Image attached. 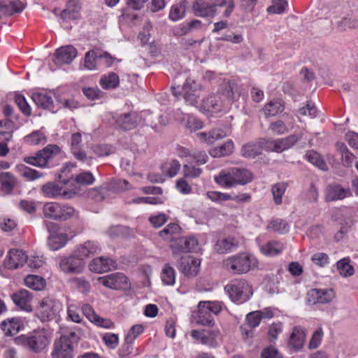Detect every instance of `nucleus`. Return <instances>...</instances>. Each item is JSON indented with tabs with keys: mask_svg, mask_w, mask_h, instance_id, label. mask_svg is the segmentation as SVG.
I'll return each mask as SVG.
<instances>
[{
	"mask_svg": "<svg viewBox=\"0 0 358 358\" xmlns=\"http://www.w3.org/2000/svg\"><path fill=\"white\" fill-rule=\"evenodd\" d=\"M225 266L231 273L242 275L257 268L259 262L252 254L242 252L228 257Z\"/></svg>",
	"mask_w": 358,
	"mask_h": 358,
	"instance_id": "obj_1",
	"label": "nucleus"
},
{
	"mask_svg": "<svg viewBox=\"0 0 358 358\" xmlns=\"http://www.w3.org/2000/svg\"><path fill=\"white\" fill-rule=\"evenodd\" d=\"M43 212L45 217L60 221L77 218L79 213L73 206L57 202L46 203L43 206Z\"/></svg>",
	"mask_w": 358,
	"mask_h": 358,
	"instance_id": "obj_2",
	"label": "nucleus"
},
{
	"mask_svg": "<svg viewBox=\"0 0 358 358\" xmlns=\"http://www.w3.org/2000/svg\"><path fill=\"white\" fill-rule=\"evenodd\" d=\"M171 90L177 99L182 97L187 103L197 106L199 99V92L201 91L203 87L195 80L187 78L182 87H172Z\"/></svg>",
	"mask_w": 358,
	"mask_h": 358,
	"instance_id": "obj_3",
	"label": "nucleus"
},
{
	"mask_svg": "<svg viewBox=\"0 0 358 358\" xmlns=\"http://www.w3.org/2000/svg\"><path fill=\"white\" fill-rule=\"evenodd\" d=\"M230 299L242 303L248 301L253 294L252 287L243 279L234 280L225 287Z\"/></svg>",
	"mask_w": 358,
	"mask_h": 358,
	"instance_id": "obj_4",
	"label": "nucleus"
},
{
	"mask_svg": "<svg viewBox=\"0 0 358 358\" xmlns=\"http://www.w3.org/2000/svg\"><path fill=\"white\" fill-rule=\"evenodd\" d=\"M15 343L23 345L34 352H40L44 350L50 343V339L43 330L34 331L31 334L22 335L15 338Z\"/></svg>",
	"mask_w": 358,
	"mask_h": 358,
	"instance_id": "obj_5",
	"label": "nucleus"
},
{
	"mask_svg": "<svg viewBox=\"0 0 358 358\" xmlns=\"http://www.w3.org/2000/svg\"><path fill=\"white\" fill-rule=\"evenodd\" d=\"M151 114L143 112L138 113L137 112H131L129 113H124L120 115L116 120L117 124L124 130H131L136 128L140 124L143 118L146 122V124H149L152 127H157V124L152 122H150Z\"/></svg>",
	"mask_w": 358,
	"mask_h": 358,
	"instance_id": "obj_6",
	"label": "nucleus"
},
{
	"mask_svg": "<svg viewBox=\"0 0 358 358\" xmlns=\"http://www.w3.org/2000/svg\"><path fill=\"white\" fill-rule=\"evenodd\" d=\"M60 148L55 144H50L39 151L35 156L26 157L24 162L38 167H44L48 161L60 152Z\"/></svg>",
	"mask_w": 358,
	"mask_h": 358,
	"instance_id": "obj_7",
	"label": "nucleus"
},
{
	"mask_svg": "<svg viewBox=\"0 0 358 358\" xmlns=\"http://www.w3.org/2000/svg\"><path fill=\"white\" fill-rule=\"evenodd\" d=\"M253 176L245 169L233 167L225 173V187L236 185H245L252 181Z\"/></svg>",
	"mask_w": 358,
	"mask_h": 358,
	"instance_id": "obj_8",
	"label": "nucleus"
},
{
	"mask_svg": "<svg viewBox=\"0 0 358 358\" xmlns=\"http://www.w3.org/2000/svg\"><path fill=\"white\" fill-rule=\"evenodd\" d=\"M199 110L207 116H213L220 113L223 108L222 94L221 93L210 94L203 99L199 106Z\"/></svg>",
	"mask_w": 358,
	"mask_h": 358,
	"instance_id": "obj_9",
	"label": "nucleus"
},
{
	"mask_svg": "<svg viewBox=\"0 0 358 358\" xmlns=\"http://www.w3.org/2000/svg\"><path fill=\"white\" fill-rule=\"evenodd\" d=\"M97 280L104 287L113 289H125L129 287L127 277L122 273H115L99 277Z\"/></svg>",
	"mask_w": 358,
	"mask_h": 358,
	"instance_id": "obj_10",
	"label": "nucleus"
},
{
	"mask_svg": "<svg viewBox=\"0 0 358 358\" xmlns=\"http://www.w3.org/2000/svg\"><path fill=\"white\" fill-rule=\"evenodd\" d=\"M46 228L50 233L48 239V245L50 250H57L64 247L68 241V235L58 230V226L52 222L46 224Z\"/></svg>",
	"mask_w": 358,
	"mask_h": 358,
	"instance_id": "obj_11",
	"label": "nucleus"
},
{
	"mask_svg": "<svg viewBox=\"0 0 358 358\" xmlns=\"http://www.w3.org/2000/svg\"><path fill=\"white\" fill-rule=\"evenodd\" d=\"M59 310V303L50 297L43 298L40 302L38 314L43 321L51 320L55 318Z\"/></svg>",
	"mask_w": 358,
	"mask_h": 358,
	"instance_id": "obj_12",
	"label": "nucleus"
},
{
	"mask_svg": "<svg viewBox=\"0 0 358 358\" xmlns=\"http://www.w3.org/2000/svg\"><path fill=\"white\" fill-rule=\"evenodd\" d=\"M52 356L53 358H73V348L68 336H62L55 341Z\"/></svg>",
	"mask_w": 358,
	"mask_h": 358,
	"instance_id": "obj_13",
	"label": "nucleus"
},
{
	"mask_svg": "<svg viewBox=\"0 0 358 358\" xmlns=\"http://www.w3.org/2000/svg\"><path fill=\"white\" fill-rule=\"evenodd\" d=\"M301 136L302 134L299 136L292 134L286 138H279L274 141H266V149L277 152H282V151L294 145Z\"/></svg>",
	"mask_w": 358,
	"mask_h": 358,
	"instance_id": "obj_14",
	"label": "nucleus"
},
{
	"mask_svg": "<svg viewBox=\"0 0 358 358\" xmlns=\"http://www.w3.org/2000/svg\"><path fill=\"white\" fill-rule=\"evenodd\" d=\"M85 263L79 257L75 255L73 251L72 255L64 257L61 259L59 266L64 273H80L85 268Z\"/></svg>",
	"mask_w": 358,
	"mask_h": 358,
	"instance_id": "obj_15",
	"label": "nucleus"
},
{
	"mask_svg": "<svg viewBox=\"0 0 358 358\" xmlns=\"http://www.w3.org/2000/svg\"><path fill=\"white\" fill-rule=\"evenodd\" d=\"M201 261L192 256L186 255L181 257L178 263L179 270L186 276H196L200 268Z\"/></svg>",
	"mask_w": 358,
	"mask_h": 358,
	"instance_id": "obj_16",
	"label": "nucleus"
},
{
	"mask_svg": "<svg viewBox=\"0 0 358 358\" xmlns=\"http://www.w3.org/2000/svg\"><path fill=\"white\" fill-rule=\"evenodd\" d=\"M27 261V255L20 249H11L4 259L3 264L8 269H17L22 267Z\"/></svg>",
	"mask_w": 358,
	"mask_h": 358,
	"instance_id": "obj_17",
	"label": "nucleus"
},
{
	"mask_svg": "<svg viewBox=\"0 0 358 358\" xmlns=\"http://www.w3.org/2000/svg\"><path fill=\"white\" fill-rule=\"evenodd\" d=\"M77 56V50L72 45L62 46L56 50L53 61L57 65L70 64Z\"/></svg>",
	"mask_w": 358,
	"mask_h": 358,
	"instance_id": "obj_18",
	"label": "nucleus"
},
{
	"mask_svg": "<svg viewBox=\"0 0 358 358\" xmlns=\"http://www.w3.org/2000/svg\"><path fill=\"white\" fill-rule=\"evenodd\" d=\"M11 299L16 306L21 310L27 312L32 311L31 302L33 299V296L28 290H18L12 294Z\"/></svg>",
	"mask_w": 358,
	"mask_h": 358,
	"instance_id": "obj_19",
	"label": "nucleus"
},
{
	"mask_svg": "<svg viewBox=\"0 0 358 358\" xmlns=\"http://www.w3.org/2000/svg\"><path fill=\"white\" fill-rule=\"evenodd\" d=\"M90 270L95 273H104L116 268L115 262L110 258L99 257L92 259L89 264Z\"/></svg>",
	"mask_w": 358,
	"mask_h": 358,
	"instance_id": "obj_20",
	"label": "nucleus"
},
{
	"mask_svg": "<svg viewBox=\"0 0 358 358\" xmlns=\"http://www.w3.org/2000/svg\"><path fill=\"white\" fill-rule=\"evenodd\" d=\"M351 195L350 189L338 184L329 185L325 190V200L328 202L342 200Z\"/></svg>",
	"mask_w": 358,
	"mask_h": 358,
	"instance_id": "obj_21",
	"label": "nucleus"
},
{
	"mask_svg": "<svg viewBox=\"0 0 358 358\" xmlns=\"http://www.w3.org/2000/svg\"><path fill=\"white\" fill-rule=\"evenodd\" d=\"M101 248L99 244L94 241H87L83 244L79 245L74 250L75 255L81 258L83 261L89 257L90 255L99 252Z\"/></svg>",
	"mask_w": 358,
	"mask_h": 358,
	"instance_id": "obj_22",
	"label": "nucleus"
},
{
	"mask_svg": "<svg viewBox=\"0 0 358 358\" xmlns=\"http://www.w3.org/2000/svg\"><path fill=\"white\" fill-rule=\"evenodd\" d=\"M194 317L198 324L207 327H211L214 324L213 318L203 301L199 303L198 310Z\"/></svg>",
	"mask_w": 358,
	"mask_h": 358,
	"instance_id": "obj_23",
	"label": "nucleus"
},
{
	"mask_svg": "<svg viewBox=\"0 0 358 358\" xmlns=\"http://www.w3.org/2000/svg\"><path fill=\"white\" fill-rule=\"evenodd\" d=\"M266 140L246 143L242 147L241 154L247 158H255L262 152L263 148L266 149Z\"/></svg>",
	"mask_w": 358,
	"mask_h": 358,
	"instance_id": "obj_24",
	"label": "nucleus"
},
{
	"mask_svg": "<svg viewBox=\"0 0 358 358\" xmlns=\"http://www.w3.org/2000/svg\"><path fill=\"white\" fill-rule=\"evenodd\" d=\"M193 10L198 16H212L215 13L216 6L203 0H196L193 4Z\"/></svg>",
	"mask_w": 358,
	"mask_h": 358,
	"instance_id": "obj_25",
	"label": "nucleus"
},
{
	"mask_svg": "<svg viewBox=\"0 0 358 358\" xmlns=\"http://www.w3.org/2000/svg\"><path fill=\"white\" fill-rule=\"evenodd\" d=\"M31 98L38 107L49 110L53 107V100L50 92L44 91L35 92L33 93Z\"/></svg>",
	"mask_w": 358,
	"mask_h": 358,
	"instance_id": "obj_26",
	"label": "nucleus"
},
{
	"mask_svg": "<svg viewBox=\"0 0 358 358\" xmlns=\"http://www.w3.org/2000/svg\"><path fill=\"white\" fill-rule=\"evenodd\" d=\"M196 136L202 142L208 144H213L222 139L224 137V131L221 127H217L213 129L208 133L199 132Z\"/></svg>",
	"mask_w": 358,
	"mask_h": 358,
	"instance_id": "obj_27",
	"label": "nucleus"
},
{
	"mask_svg": "<svg viewBox=\"0 0 358 358\" xmlns=\"http://www.w3.org/2000/svg\"><path fill=\"white\" fill-rule=\"evenodd\" d=\"M305 332L299 327H295L289 338V344L294 349H301L305 341Z\"/></svg>",
	"mask_w": 358,
	"mask_h": 358,
	"instance_id": "obj_28",
	"label": "nucleus"
},
{
	"mask_svg": "<svg viewBox=\"0 0 358 358\" xmlns=\"http://www.w3.org/2000/svg\"><path fill=\"white\" fill-rule=\"evenodd\" d=\"M285 249V245L282 243L272 241L263 245L261 248V252L269 257H273L280 254Z\"/></svg>",
	"mask_w": 358,
	"mask_h": 358,
	"instance_id": "obj_29",
	"label": "nucleus"
},
{
	"mask_svg": "<svg viewBox=\"0 0 358 358\" xmlns=\"http://www.w3.org/2000/svg\"><path fill=\"white\" fill-rule=\"evenodd\" d=\"M23 3L20 1H0V10L6 15H12L22 11Z\"/></svg>",
	"mask_w": 358,
	"mask_h": 358,
	"instance_id": "obj_30",
	"label": "nucleus"
},
{
	"mask_svg": "<svg viewBox=\"0 0 358 358\" xmlns=\"http://www.w3.org/2000/svg\"><path fill=\"white\" fill-rule=\"evenodd\" d=\"M1 327L6 336H13L20 331V320L17 317H13L3 320L1 322Z\"/></svg>",
	"mask_w": 358,
	"mask_h": 358,
	"instance_id": "obj_31",
	"label": "nucleus"
},
{
	"mask_svg": "<svg viewBox=\"0 0 358 358\" xmlns=\"http://www.w3.org/2000/svg\"><path fill=\"white\" fill-rule=\"evenodd\" d=\"M336 148L341 155L342 164L347 167L351 166L355 159V156L348 149L343 143H336Z\"/></svg>",
	"mask_w": 358,
	"mask_h": 358,
	"instance_id": "obj_32",
	"label": "nucleus"
},
{
	"mask_svg": "<svg viewBox=\"0 0 358 358\" xmlns=\"http://www.w3.org/2000/svg\"><path fill=\"white\" fill-rule=\"evenodd\" d=\"M1 188L3 192L10 193L17 184L15 177L10 172L0 173Z\"/></svg>",
	"mask_w": 358,
	"mask_h": 358,
	"instance_id": "obj_33",
	"label": "nucleus"
},
{
	"mask_svg": "<svg viewBox=\"0 0 358 358\" xmlns=\"http://www.w3.org/2000/svg\"><path fill=\"white\" fill-rule=\"evenodd\" d=\"M43 196L48 198H56L60 195H66L65 191L62 192L60 186L52 182H48L43 185L41 187Z\"/></svg>",
	"mask_w": 358,
	"mask_h": 358,
	"instance_id": "obj_34",
	"label": "nucleus"
},
{
	"mask_svg": "<svg viewBox=\"0 0 358 358\" xmlns=\"http://www.w3.org/2000/svg\"><path fill=\"white\" fill-rule=\"evenodd\" d=\"M80 309V303L68 300L67 301V318L76 323H80L82 320V317L79 313Z\"/></svg>",
	"mask_w": 358,
	"mask_h": 358,
	"instance_id": "obj_35",
	"label": "nucleus"
},
{
	"mask_svg": "<svg viewBox=\"0 0 358 358\" xmlns=\"http://www.w3.org/2000/svg\"><path fill=\"white\" fill-rule=\"evenodd\" d=\"M119 76L113 72L103 75L99 80V85L104 90L114 89L119 85Z\"/></svg>",
	"mask_w": 358,
	"mask_h": 358,
	"instance_id": "obj_36",
	"label": "nucleus"
},
{
	"mask_svg": "<svg viewBox=\"0 0 358 358\" xmlns=\"http://www.w3.org/2000/svg\"><path fill=\"white\" fill-rule=\"evenodd\" d=\"M284 106L280 101L273 100L266 103L263 109L262 113L266 117L274 116L282 112Z\"/></svg>",
	"mask_w": 358,
	"mask_h": 358,
	"instance_id": "obj_37",
	"label": "nucleus"
},
{
	"mask_svg": "<svg viewBox=\"0 0 358 358\" xmlns=\"http://www.w3.org/2000/svg\"><path fill=\"white\" fill-rule=\"evenodd\" d=\"M24 284L34 290L40 291L45 288V280L41 276L29 275L24 278Z\"/></svg>",
	"mask_w": 358,
	"mask_h": 358,
	"instance_id": "obj_38",
	"label": "nucleus"
},
{
	"mask_svg": "<svg viewBox=\"0 0 358 358\" xmlns=\"http://www.w3.org/2000/svg\"><path fill=\"white\" fill-rule=\"evenodd\" d=\"M267 229L270 231L278 232L279 234H286L289 230V226L287 222L282 219H275L271 220L267 225Z\"/></svg>",
	"mask_w": 358,
	"mask_h": 358,
	"instance_id": "obj_39",
	"label": "nucleus"
},
{
	"mask_svg": "<svg viewBox=\"0 0 358 358\" xmlns=\"http://www.w3.org/2000/svg\"><path fill=\"white\" fill-rule=\"evenodd\" d=\"M306 159L322 171L328 169L327 165L321 155L314 150H310L306 154Z\"/></svg>",
	"mask_w": 358,
	"mask_h": 358,
	"instance_id": "obj_40",
	"label": "nucleus"
},
{
	"mask_svg": "<svg viewBox=\"0 0 358 358\" xmlns=\"http://www.w3.org/2000/svg\"><path fill=\"white\" fill-rule=\"evenodd\" d=\"M161 279L166 285L172 286L176 282V271L173 267L166 264L164 265L162 273Z\"/></svg>",
	"mask_w": 358,
	"mask_h": 358,
	"instance_id": "obj_41",
	"label": "nucleus"
},
{
	"mask_svg": "<svg viewBox=\"0 0 358 358\" xmlns=\"http://www.w3.org/2000/svg\"><path fill=\"white\" fill-rule=\"evenodd\" d=\"M180 164L176 160H171L164 163L161 169L164 176L172 178L175 176L180 170Z\"/></svg>",
	"mask_w": 358,
	"mask_h": 358,
	"instance_id": "obj_42",
	"label": "nucleus"
},
{
	"mask_svg": "<svg viewBox=\"0 0 358 358\" xmlns=\"http://www.w3.org/2000/svg\"><path fill=\"white\" fill-rule=\"evenodd\" d=\"M271 317L272 314L271 313H267L264 316V317L267 318H271ZM262 317H264V315L262 311H253L247 315L246 320L251 328H255L259 324Z\"/></svg>",
	"mask_w": 358,
	"mask_h": 358,
	"instance_id": "obj_43",
	"label": "nucleus"
},
{
	"mask_svg": "<svg viewBox=\"0 0 358 358\" xmlns=\"http://www.w3.org/2000/svg\"><path fill=\"white\" fill-rule=\"evenodd\" d=\"M337 269L343 277H349L354 274L355 271L352 265L350 264V259L343 258L337 262Z\"/></svg>",
	"mask_w": 358,
	"mask_h": 358,
	"instance_id": "obj_44",
	"label": "nucleus"
},
{
	"mask_svg": "<svg viewBox=\"0 0 358 358\" xmlns=\"http://www.w3.org/2000/svg\"><path fill=\"white\" fill-rule=\"evenodd\" d=\"M287 187V184L283 182H278L272 186L271 192L275 204L279 205L282 203V198Z\"/></svg>",
	"mask_w": 358,
	"mask_h": 358,
	"instance_id": "obj_45",
	"label": "nucleus"
},
{
	"mask_svg": "<svg viewBox=\"0 0 358 358\" xmlns=\"http://www.w3.org/2000/svg\"><path fill=\"white\" fill-rule=\"evenodd\" d=\"M24 141L30 145H43L46 143L47 138L41 131H35L24 137Z\"/></svg>",
	"mask_w": 358,
	"mask_h": 358,
	"instance_id": "obj_46",
	"label": "nucleus"
},
{
	"mask_svg": "<svg viewBox=\"0 0 358 358\" xmlns=\"http://www.w3.org/2000/svg\"><path fill=\"white\" fill-rule=\"evenodd\" d=\"M183 245V250L185 252H197L200 250V246L197 239L194 236L186 237L180 240Z\"/></svg>",
	"mask_w": 358,
	"mask_h": 358,
	"instance_id": "obj_47",
	"label": "nucleus"
},
{
	"mask_svg": "<svg viewBox=\"0 0 358 358\" xmlns=\"http://www.w3.org/2000/svg\"><path fill=\"white\" fill-rule=\"evenodd\" d=\"M99 53L95 50H90L85 56V67L88 70H94L97 67Z\"/></svg>",
	"mask_w": 358,
	"mask_h": 358,
	"instance_id": "obj_48",
	"label": "nucleus"
},
{
	"mask_svg": "<svg viewBox=\"0 0 358 358\" xmlns=\"http://www.w3.org/2000/svg\"><path fill=\"white\" fill-rule=\"evenodd\" d=\"M185 3L173 5L169 13V18L172 21H177L182 19L185 16Z\"/></svg>",
	"mask_w": 358,
	"mask_h": 358,
	"instance_id": "obj_49",
	"label": "nucleus"
},
{
	"mask_svg": "<svg viewBox=\"0 0 358 358\" xmlns=\"http://www.w3.org/2000/svg\"><path fill=\"white\" fill-rule=\"evenodd\" d=\"M293 127L292 124H288L287 125L282 120L272 122L269 126V129L276 134H282L288 132L290 129H292Z\"/></svg>",
	"mask_w": 358,
	"mask_h": 358,
	"instance_id": "obj_50",
	"label": "nucleus"
},
{
	"mask_svg": "<svg viewBox=\"0 0 358 358\" xmlns=\"http://www.w3.org/2000/svg\"><path fill=\"white\" fill-rule=\"evenodd\" d=\"M179 226L176 224H169L159 232V235L164 240H172L173 236L179 231Z\"/></svg>",
	"mask_w": 358,
	"mask_h": 358,
	"instance_id": "obj_51",
	"label": "nucleus"
},
{
	"mask_svg": "<svg viewBox=\"0 0 358 358\" xmlns=\"http://www.w3.org/2000/svg\"><path fill=\"white\" fill-rule=\"evenodd\" d=\"M287 6V2L285 0H273L271 6L268 7L267 12L273 14L282 13Z\"/></svg>",
	"mask_w": 358,
	"mask_h": 358,
	"instance_id": "obj_52",
	"label": "nucleus"
},
{
	"mask_svg": "<svg viewBox=\"0 0 358 358\" xmlns=\"http://www.w3.org/2000/svg\"><path fill=\"white\" fill-rule=\"evenodd\" d=\"M15 102L20 109V110L25 115H30L31 113V109L28 103L27 102L24 96L17 94L15 96Z\"/></svg>",
	"mask_w": 358,
	"mask_h": 358,
	"instance_id": "obj_53",
	"label": "nucleus"
},
{
	"mask_svg": "<svg viewBox=\"0 0 358 358\" xmlns=\"http://www.w3.org/2000/svg\"><path fill=\"white\" fill-rule=\"evenodd\" d=\"M311 261L320 267H325L329 263V258L326 253L317 252L311 257Z\"/></svg>",
	"mask_w": 358,
	"mask_h": 358,
	"instance_id": "obj_54",
	"label": "nucleus"
},
{
	"mask_svg": "<svg viewBox=\"0 0 358 358\" xmlns=\"http://www.w3.org/2000/svg\"><path fill=\"white\" fill-rule=\"evenodd\" d=\"M299 115L303 116L308 115L311 118L317 116V110L315 106L314 103L311 101L307 102L306 106L301 107L299 110Z\"/></svg>",
	"mask_w": 358,
	"mask_h": 358,
	"instance_id": "obj_55",
	"label": "nucleus"
},
{
	"mask_svg": "<svg viewBox=\"0 0 358 358\" xmlns=\"http://www.w3.org/2000/svg\"><path fill=\"white\" fill-rule=\"evenodd\" d=\"M131 203L136 204L146 203L156 205L162 203L163 200L161 198L155 196L137 197L133 199Z\"/></svg>",
	"mask_w": 358,
	"mask_h": 358,
	"instance_id": "obj_56",
	"label": "nucleus"
},
{
	"mask_svg": "<svg viewBox=\"0 0 358 358\" xmlns=\"http://www.w3.org/2000/svg\"><path fill=\"white\" fill-rule=\"evenodd\" d=\"M94 177L88 171L83 172L76 177V181L83 185H89L94 182Z\"/></svg>",
	"mask_w": 358,
	"mask_h": 358,
	"instance_id": "obj_57",
	"label": "nucleus"
},
{
	"mask_svg": "<svg viewBox=\"0 0 358 358\" xmlns=\"http://www.w3.org/2000/svg\"><path fill=\"white\" fill-rule=\"evenodd\" d=\"M144 327L142 324H136L131 327L127 335L125 337V340L129 342H134V340L143 332Z\"/></svg>",
	"mask_w": 358,
	"mask_h": 358,
	"instance_id": "obj_58",
	"label": "nucleus"
},
{
	"mask_svg": "<svg viewBox=\"0 0 358 358\" xmlns=\"http://www.w3.org/2000/svg\"><path fill=\"white\" fill-rule=\"evenodd\" d=\"M229 90L225 86V98L229 100L234 99L236 96L239 94V89L237 84L234 81L228 83Z\"/></svg>",
	"mask_w": 358,
	"mask_h": 358,
	"instance_id": "obj_59",
	"label": "nucleus"
},
{
	"mask_svg": "<svg viewBox=\"0 0 358 358\" xmlns=\"http://www.w3.org/2000/svg\"><path fill=\"white\" fill-rule=\"evenodd\" d=\"M22 176L27 180L31 181L43 176V174L35 169L24 167Z\"/></svg>",
	"mask_w": 358,
	"mask_h": 358,
	"instance_id": "obj_60",
	"label": "nucleus"
},
{
	"mask_svg": "<svg viewBox=\"0 0 358 358\" xmlns=\"http://www.w3.org/2000/svg\"><path fill=\"white\" fill-rule=\"evenodd\" d=\"M201 172L202 170L200 168L187 164L183 166V174L186 178H197L201 175Z\"/></svg>",
	"mask_w": 358,
	"mask_h": 358,
	"instance_id": "obj_61",
	"label": "nucleus"
},
{
	"mask_svg": "<svg viewBox=\"0 0 358 358\" xmlns=\"http://www.w3.org/2000/svg\"><path fill=\"white\" fill-rule=\"evenodd\" d=\"M83 92L90 100H96L102 96V92L96 87L83 88Z\"/></svg>",
	"mask_w": 358,
	"mask_h": 358,
	"instance_id": "obj_62",
	"label": "nucleus"
},
{
	"mask_svg": "<svg viewBox=\"0 0 358 358\" xmlns=\"http://www.w3.org/2000/svg\"><path fill=\"white\" fill-rule=\"evenodd\" d=\"M323 337V331L321 328L317 329L313 334L309 343V348L315 349L321 343Z\"/></svg>",
	"mask_w": 358,
	"mask_h": 358,
	"instance_id": "obj_63",
	"label": "nucleus"
},
{
	"mask_svg": "<svg viewBox=\"0 0 358 358\" xmlns=\"http://www.w3.org/2000/svg\"><path fill=\"white\" fill-rule=\"evenodd\" d=\"M133 342L125 340V343L118 350V355L120 358H129L133 351Z\"/></svg>",
	"mask_w": 358,
	"mask_h": 358,
	"instance_id": "obj_64",
	"label": "nucleus"
}]
</instances>
